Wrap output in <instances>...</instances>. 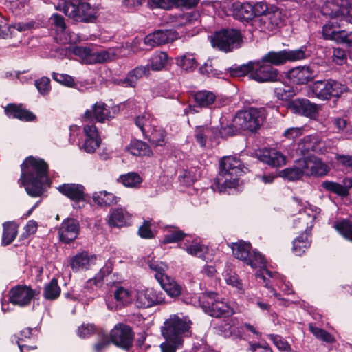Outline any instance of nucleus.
I'll return each mask as SVG.
<instances>
[{
    "label": "nucleus",
    "instance_id": "ddd939ff",
    "mask_svg": "<svg viewBox=\"0 0 352 352\" xmlns=\"http://www.w3.org/2000/svg\"><path fill=\"white\" fill-rule=\"evenodd\" d=\"M279 72L267 63L263 62V58L254 61L251 72V78L258 82H273L278 79Z\"/></svg>",
    "mask_w": 352,
    "mask_h": 352
},
{
    "label": "nucleus",
    "instance_id": "20e7f679",
    "mask_svg": "<svg viewBox=\"0 0 352 352\" xmlns=\"http://www.w3.org/2000/svg\"><path fill=\"white\" fill-rule=\"evenodd\" d=\"M57 9L76 22L95 23L98 17L96 9L81 0L64 1L58 3Z\"/></svg>",
    "mask_w": 352,
    "mask_h": 352
},
{
    "label": "nucleus",
    "instance_id": "f704fd0d",
    "mask_svg": "<svg viewBox=\"0 0 352 352\" xmlns=\"http://www.w3.org/2000/svg\"><path fill=\"white\" fill-rule=\"evenodd\" d=\"M61 294V288L58 285V279L53 278L43 287V296L48 301L57 300Z\"/></svg>",
    "mask_w": 352,
    "mask_h": 352
},
{
    "label": "nucleus",
    "instance_id": "6ab92c4d",
    "mask_svg": "<svg viewBox=\"0 0 352 352\" xmlns=\"http://www.w3.org/2000/svg\"><path fill=\"white\" fill-rule=\"evenodd\" d=\"M305 169V175L323 177L329 171V168L319 157L307 156L300 162Z\"/></svg>",
    "mask_w": 352,
    "mask_h": 352
},
{
    "label": "nucleus",
    "instance_id": "4468645a",
    "mask_svg": "<svg viewBox=\"0 0 352 352\" xmlns=\"http://www.w3.org/2000/svg\"><path fill=\"white\" fill-rule=\"evenodd\" d=\"M158 283L170 297L178 298L180 296L181 300L186 304L192 301V294L188 292L185 287L178 283L172 277L166 275Z\"/></svg>",
    "mask_w": 352,
    "mask_h": 352
},
{
    "label": "nucleus",
    "instance_id": "49530a36",
    "mask_svg": "<svg viewBox=\"0 0 352 352\" xmlns=\"http://www.w3.org/2000/svg\"><path fill=\"white\" fill-rule=\"evenodd\" d=\"M89 265V258L87 253H80L73 256L70 260V266L74 272L87 268Z\"/></svg>",
    "mask_w": 352,
    "mask_h": 352
},
{
    "label": "nucleus",
    "instance_id": "79ce46f5",
    "mask_svg": "<svg viewBox=\"0 0 352 352\" xmlns=\"http://www.w3.org/2000/svg\"><path fill=\"white\" fill-rule=\"evenodd\" d=\"M118 181L128 188H139L143 182L142 178L136 172H129L120 176Z\"/></svg>",
    "mask_w": 352,
    "mask_h": 352
},
{
    "label": "nucleus",
    "instance_id": "393cba45",
    "mask_svg": "<svg viewBox=\"0 0 352 352\" xmlns=\"http://www.w3.org/2000/svg\"><path fill=\"white\" fill-rule=\"evenodd\" d=\"M232 16L234 19L243 21L250 22L254 19L252 6L250 2H234L232 5Z\"/></svg>",
    "mask_w": 352,
    "mask_h": 352
},
{
    "label": "nucleus",
    "instance_id": "0e129e2a",
    "mask_svg": "<svg viewBox=\"0 0 352 352\" xmlns=\"http://www.w3.org/2000/svg\"><path fill=\"white\" fill-rule=\"evenodd\" d=\"M151 223L148 221H144L142 226L139 227L138 235L144 239H151L155 238V234L151 230Z\"/></svg>",
    "mask_w": 352,
    "mask_h": 352
},
{
    "label": "nucleus",
    "instance_id": "bb28decb",
    "mask_svg": "<svg viewBox=\"0 0 352 352\" xmlns=\"http://www.w3.org/2000/svg\"><path fill=\"white\" fill-rule=\"evenodd\" d=\"M228 246L232 249L233 256L245 263L247 261L251 263L250 255L252 252V244L243 240H239L237 242L231 243Z\"/></svg>",
    "mask_w": 352,
    "mask_h": 352
},
{
    "label": "nucleus",
    "instance_id": "4be33fe9",
    "mask_svg": "<svg viewBox=\"0 0 352 352\" xmlns=\"http://www.w3.org/2000/svg\"><path fill=\"white\" fill-rule=\"evenodd\" d=\"M83 131L85 133V140L81 148L87 153H94L101 144V138L98 129L93 124L91 125H85Z\"/></svg>",
    "mask_w": 352,
    "mask_h": 352
},
{
    "label": "nucleus",
    "instance_id": "680f3d73",
    "mask_svg": "<svg viewBox=\"0 0 352 352\" xmlns=\"http://www.w3.org/2000/svg\"><path fill=\"white\" fill-rule=\"evenodd\" d=\"M151 116L148 113H144L141 116H137L135 119V125L141 130L144 137H146L147 131L145 126L151 124Z\"/></svg>",
    "mask_w": 352,
    "mask_h": 352
},
{
    "label": "nucleus",
    "instance_id": "2f4dec72",
    "mask_svg": "<svg viewBox=\"0 0 352 352\" xmlns=\"http://www.w3.org/2000/svg\"><path fill=\"white\" fill-rule=\"evenodd\" d=\"M130 219L129 214L122 208H117L111 210L108 223L111 227L121 228L127 224Z\"/></svg>",
    "mask_w": 352,
    "mask_h": 352
},
{
    "label": "nucleus",
    "instance_id": "1a4fd4ad",
    "mask_svg": "<svg viewBox=\"0 0 352 352\" xmlns=\"http://www.w3.org/2000/svg\"><path fill=\"white\" fill-rule=\"evenodd\" d=\"M321 12L331 20L346 21L352 23V6L348 0L327 1Z\"/></svg>",
    "mask_w": 352,
    "mask_h": 352
},
{
    "label": "nucleus",
    "instance_id": "338daca9",
    "mask_svg": "<svg viewBox=\"0 0 352 352\" xmlns=\"http://www.w3.org/2000/svg\"><path fill=\"white\" fill-rule=\"evenodd\" d=\"M209 133V129L204 126H199L195 131L196 142L201 146L205 147L207 142V133Z\"/></svg>",
    "mask_w": 352,
    "mask_h": 352
},
{
    "label": "nucleus",
    "instance_id": "7c9ffc66",
    "mask_svg": "<svg viewBox=\"0 0 352 352\" xmlns=\"http://www.w3.org/2000/svg\"><path fill=\"white\" fill-rule=\"evenodd\" d=\"M302 159H298L295 161L292 167L287 168L281 170L280 176L289 180L295 181L298 180L305 175V169L302 163L300 162Z\"/></svg>",
    "mask_w": 352,
    "mask_h": 352
},
{
    "label": "nucleus",
    "instance_id": "e433bc0d",
    "mask_svg": "<svg viewBox=\"0 0 352 352\" xmlns=\"http://www.w3.org/2000/svg\"><path fill=\"white\" fill-rule=\"evenodd\" d=\"M17 234V226L15 223L12 221L4 223L3 224L1 245L7 246L11 244L16 239Z\"/></svg>",
    "mask_w": 352,
    "mask_h": 352
},
{
    "label": "nucleus",
    "instance_id": "f3484780",
    "mask_svg": "<svg viewBox=\"0 0 352 352\" xmlns=\"http://www.w3.org/2000/svg\"><path fill=\"white\" fill-rule=\"evenodd\" d=\"M289 108L294 113L311 119L315 118L318 114V104L304 98H296L289 102Z\"/></svg>",
    "mask_w": 352,
    "mask_h": 352
},
{
    "label": "nucleus",
    "instance_id": "f03ea898",
    "mask_svg": "<svg viewBox=\"0 0 352 352\" xmlns=\"http://www.w3.org/2000/svg\"><path fill=\"white\" fill-rule=\"evenodd\" d=\"M266 119L265 108L250 107L239 110L232 123L221 126L219 133L221 138H227L243 132L255 133L260 129Z\"/></svg>",
    "mask_w": 352,
    "mask_h": 352
},
{
    "label": "nucleus",
    "instance_id": "f257e3e1",
    "mask_svg": "<svg viewBox=\"0 0 352 352\" xmlns=\"http://www.w3.org/2000/svg\"><path fill=\"white\" fill-rule=\"evenodd\" d=\"M20 180L26 192L32 197L41 196L47 186H50L48 177L49 165L41 158L28 156L21 165Z\"/></svg>",
    "mask_w": 352,
    "mask_h": 352
},
{
    "label": "nucleus",
    "instance_id": "603ef678",
    "mask_svg": "<svg viewBox=\"0 0 352 352\" xmlns=\"http://www.w3.org/2000/svg\"><path fill=\"white\" fill-rule=\"evenodd\" d=\"M250 260L251 263H250L249 261H247L245 264L251 266L252 268H262L266 265L267 263L265 256L257 250H254L251 252Z\"/></svg>",
    "mask_w": 352,
    "mask_h": 352
},
{
    "label": "nucleus",
    "instance_id": "69168bd1",
    "mask_svg": "<svg viewBox=\"0 0 352 352\" xmlns=\"http://www.w3.org/2000/svg\"><path fill=\"white\" fill-rule=\"evenodd\" d=\"M332 41L337 43L345 44L347 47H352V39L345 30H337Z\"/></svg>",
    "mask_w": 352,
    "mask_h": 352
},
{
    "label": "nucleus",
    "instance_id": "09e8293b",
    "mask_svg": "<svg viewBox=\"0 0 352 352\" xmlns=\"http://www.w3.org/2000/svg\"><path fill=\"white\" fill-rule=\"evenodd\" d=\"M175 59L177 65L186 71L194 70L197 66V60L192 54H184Z\"/></svg>",
    "mask_w": 352,
    "mask_h": 352
},
{
    "label": "nucleus",
    "instance_id": "9d476101",
    "mask_svg": "<svg viewBox=\"0 0 352 352\" xmlns=\"http://www.w3.org/2000/svg\"><path fill=\"white\" fill-rule=\"evenodd\" d=\"M345 89L344 85L333 79L317 80L311 86L315 96L323 100H328L331 98H339Z\"/></svg>",
    "mask_w": 352,
    "mask_h": 352
},
{
    "label": "nucleus",
    "instance_id": "423d86ee",
    "mask_svg": "<svg viewBox=\"0 0 352 352\" xmlns=\"http://www.w3.org/2000/svg\"><path fill=\"white\" fill-rule=\"evenodd\" d=\"M191 329V322L177 315H170L161 328L162 335L166 340L175 344H183L184 336H188Z\"/></svg>",
    "mask_w": 352,
    "mask_h": 352
},
{
    "label": "nucleus",
    "instance_id": "c85d7f7f",
    "mask_svg": "<svg viewBox=\"0 0 352 352\" xmlns=\"http://www.w3.org/2000/svg\"><path fill=\"white\" fill-rule=\"evenodd\" d=\"M126 150L136 157H151L153 155L151 146L146 142L137 139L131 140Z\"/></svg>",
    "mask_w": 352,
    "mask_h": 352
},
{
    "label": "nucleus",
    "instance_id": "b1692460",
    "mask_svg": "<svg viewBox=\"0 0 352 352\" xmlns=\"http://www.w3.org/2000/svg\"><path fill=\"white\" fill-rule=\"evenodd\" d=\"M85 187L78 184H63L58 187V190L71 200L80 202L85 200Z\"/></svg>",
    "mask_w": 352,
    "mask_h": 352
},
{
    "label": "nucleus",
    "instance_id": "aec40b11",
    "mask_svg": "<svg viewBox=\"0 0 352 352\" xmlns=\"http://www.w3.org/2000/svg\"><path fill=\"white\" fill-rule=\"evenodd\" d=\"M4 113L7 117L18 119L22 122H35L37 120L36 115L25 109L23 104L9 103L4 107Z\"/></svg>",
    "mask_w": 352,
    "mask_h": 352
},
{
    "label": "nucleus",
    "instance_id": "0eeeda50",
    "mask_svg": "<svg viewBox=\"0 0 352 352\" xmlns=\"http://www.w3.org/2000/svg\"><path fill=\"white\" fill-rule=\"evenodd\" d=\"M310 56V52L306 45L295 50L284 49L279 51H270L263 58L265 62L273 66L283 65L287 63H292L306 59Z\"/></svg>",
    "mask_w": 352,
    "mask_h": 352
},
{
    "label": "nucleus",
    "instance_id": "3c124183",
    "mask_svg": "<svg viewBox=\"0 0 352 352\" xmlns=\"http://www.w3.org/2000/svg\"><path fill=\"white\" fill-rule=\"evenodd\" d=\"M168 54L164 52L154 54L151 58V69L154 71L161 70L168 61Z\"/></svg>",
    "mask_w": 352,
    "mask_h": 352
},
{
    "label": "nucleus",
    "instance_id": "e2e57ef3",
    "mask_svg": "<svg viewBox=\"0 0 352 352\" xmlns=\"http://www.w3.org/2000/svg\"><path fill=\"white\" fill-rule=\"evenodd\" d=\"M34 85L38 92L43 96L47 95L51 89L50 79L45 76L36 80Z\"/></svg>",
    "mask_w": 352,
    "mask_h": 352
},
{
    "label": "nucleus",
    "instance_id": "4c0bfd02",
    "mask_svg": "<svg viewBox=\"0 0 352 352\" xmlns=\"http://www.w3.org/2000/svg\"><path fill=\"white\" fill-rule=\"evenodd\" d=\"M254 66V61H249L245 64L238 65L236 64L232 67L225 69L226 74H230L232 77H241L250 74L251 77V72H252Z\"/></svg>",
    "mask_w": 352,
    "mask_h": 352
},
{
    "label": "nucleus",
    "instance_id": "a19ab883",
    "mask_svg": "<svg viewBox=\"0 0 352 352\" xmlns=\"http://www.w3.org/2000/svg\"><path fill=\"white\" fill-rule=\"evenodd\" d=\"M166 131L159 126H154L151 131L150 135H146V138L155 146H164L166 144Z\"/></svg>",
    "mask_w": 352,
    "mask_h": 352
},
{
    "label": "nucleus",
    "instance_id": "de8ad7c7",
    "mask_svg": "<svg viewBox=\"0 0 352 352\" xmlns=\"http://www.w3.org/2000/svg\"><path fill=\"white\" fill-rule=\"evenodd\" d=\"M147 264L149 268L155 272V278L157 282L167 275L165 272L168 269V265L165 263L151 259L147 261Z\"/></svg>",
    "mask_w": 352,
    "mask_h": 352
},
{
    "label": "nucleus",
    "instance_id": "6e6552de",
    "mask_svg": "<svg viewBox=\"0 0 352 352\" xmlns=\"http://www.w3.org/2000/svg\"><path fill=\"white\" fill-rule=\"evenodd\" d=\"M201 307L204 311L211 317L220 318L231 316L234 311L226 302L220 300L218 293L206 291L202 293Z\"/></svg>",
    "mask_w": 352,
    "mask_h": 352
},
{
    "label": "nucleus",
    "instance_id": "a18cd8bd",
    "mask_svg": "<svg viewBox=\"0 0 352 352\" xmlns=\"http://www.w3.org/2000/svg\"><path fill=\"white\" fill-rule=\"evenodd\" d=\"M309 330L318 340L329 344L335 342V338L332 334L324 329L316 327L312 323L309 324Z\"/></svg>",
    "mask_w": 352,
    "mask_h": 352
},
{
    "label": "nucleus",
    "instance_id": "dca6fc26",
    "mask_svg": "<svg viewBox=\"0 0 352 352\" xmlns=\"http://www.w3.org/2000/svg\"><path fill=\"white\" fill-rule=\"evenodd\" d=\"M80 233V223L74 218L65 219L58 228V238L61 243L70 244Z\"/></svg>",
    "mask_w": 352,
    "mask_h": 352
},
{
    "label": "nucleus",
    "instance_id": "a211bd4d",
    "mask_svg": "<svg viewBox=\"0 0 352 352\" xmlns=\"http://www.w3.org/2000/svg\"><path fill=\"white\" fill-rule=\"evenodd\" d=\"M286 77L293 84L306 85L315 78V72L309 65L298 66L289 69Z\"/></svg>",
    "mask_w": 352,
    "mask_h": 352
},
{
    "label": "nucleus",
    "instance_id": "72a5a7b5",
    "mask_svg": "<svg viewBox=\"0 0 352 352\" xmlns=\"http://www.w3.org/2000/svg\"><path fill=\"white\" fill-rule=\"evenodd\" d=\"M166 229L167 232L164 235L161 241V243L164 245L179 243L183 241L187 236V234L177 226H167Z\"/></svg>",
    "mask_w": 352,
    "mask_h": 352
},
{
    "label": "nucleus",
    "instance_id": "052dcab7",
    "mask_svg": "<svg viewBox=\"0 0 352 352\" xmlns=\"http://www.w3.org/2000/svg\"><path fill=\"white\" fill-rule=\"evenodd\" d=\"M252 6L253 12L252 14H254V19L261 18V16H264V14H267L271 12L269 10L267 4L263 1L252 3Z\"/></svg>",
    "mask_w": 352,
    "mask_h": 352
},
{
    "label": "nucleus",
    "instance_id": "bf43d9fd",
    "mask_svg": "<svg viewBox=\"0 0 352 352\" xmlns=\"http://www.w3.org/2000/svg\"><path fill=\"white\" fill-rule=\"evenodd\" d=\"M129 77L135 81L137 85L138 80L142 78L144 76H148L150 73V67L147 65H140L135 67L129 72Z\"/></svg>",
    "mask_w": 352,
    "mask_h": 352
},
{
    "label": "nucleus",
    "instance_id": "864d4df0",
    "mask_svg": "<svg viewBox=\"0 0 352 352\" xmlns=\"http://www.w3.org/2000/svg\"><path fill=\"white\" fill-rule=\"evenodd\" d=\"M199 71L202 74H206L208 76L221 78L223 74L226 75V70L222 71L214 67L212 60H208L205 64L199 68Z\"/></svg>",
    "mask_w": 352,
    "mask_h": 352
},
{
    "label": "nucleus",
    "instance_id": "13d9d810",
    "mask_svg": "<svg viewBox=\"0 0 352 352\" xmlns=\"http://www.w3.org/2000/svg\"><path fill=\"white\" fill-rule=\"evenodd\" d=\"M268 338L280 351L284 352H292V349L291 345L280 336L270 334L268 335Z\"/></svg>",
    "mask_w": 352,
    "mask_h": 352
},
{
    "label": "nucleus",
    "instance_id": "2eb2a0df",
    "mask_svg": "<svg viewBox=\"0 0 352 352\" xmlns=\"http://www.w3.org/2000/svg\"><path fill=\"white\" fill-rule=\"evenodd\" d=\"M177 38L178 33L173 29L157 30L146 35L144 42L146 46L155 47L172 43Z\"/></svg>",
    "mask_w": 352,
    "mask_h": 352
},
{
    "label": "nucleus",
    "instance_id": "a878e982",
    "mask_svg": "<svg viewBox=\"0 0 352 352\" xmlns=\"http://www.w3.org/2000/svg\"><path fill=\"white\" fill-rule=\"evenodd\" d=\"M194 104L190 105V107L210 108L214 103L217 96L210 91L201 90L195 91L192 94Z\"/></svg>",
    "mask_w": 352,
    "mask_h": 352
},
{
    "label": "nucleus",
    "instance_id": "58836bf2",
    "mask_svg": "<svg viewBox=\"0 0 352 352\" xmlns=\"http://www.w3.org/2000/svg\"><path fill=\"white\" fill-rule=\"evenodd\" d=\"M145 301L143 302L144 307H150L155 305H160L165 302V297L162 292H157L153 289H148L144 293Z\"/></svg>",
    "mask_w": 352,
    "mask_h": 352
},
{
    "label": "nucleus",
    "instance_id": "ea45409f",
    "mask_svg": "<svg viewBox=\"0 0 352 352\" xmlns=\"http://www.w3.org/2000/svg\"><path fill=\"white\" fill-rule=\"evenodd\" d=\"M113 266L111 263H106L99 271L96 276L89 279L85 285V288H89L92 285L96 287H101L103 285V280L106 276H108L112 272Z\"/></svg>",
    "mask_w": 352,
    "mask_h": 352
},
{
    "label": "nucleus",
    "instance_id": "39448f33",
    "mask_svg": "<svg viewBox=\"0 0 352 352\" xmlns=\"http://www.w3.org/2000/svg\"><path fill=\"white\" fill-rule=\"evenodd\" d=\"M213 48L228 53L241 47L243 36L240 30L234 28H222L215 31L210 37Z\"/></svg>",
    "mask_w": 352,
    "mask_h": 352
},
{
    "label": "nucleus",
    "instance_id": "c03bdc74",
    "mask_svg": "<svg viewBox=\"0 0 352 352\" xmlns=\"http://www.w3.org/2000/svg\"><path fill=\"white\" fill-rule=\"evenodd\" d=\"M321 186L329 192L336 194L340 197H345L349 195L346 188L344 185L332 181H324L322 182Z\"/></svg>",
    "mask_w": 352,
    "mask_h": 352
},
{
    "label": "nucleus",
    "instance_id": "5fc2aeb1",
    "mask_svg": "<svg viewBox=\"0 0 352 352\" xmlns=\"http://www.w3.org/2000/svg\"><path fill=\"white\" fill-rule=\"evenodd\" d=\"M168 7L164 8L165 10H170L172 8H184L186 9H191L195 8L200 0H167Z\"/></svg>",
    "mask_w": 352,
    "mask_h": 352
},
{
    "label": "nucleus",
    "instance_id": "cd10ccee",
    "mask_svg": "<svg viewBox=\"0 0 352 352\" xmlns=\"http://www.w3.org/2000/svg\"><path fill=\"white\" fill-rule=\"evenodd\" d=\"M280 18L274 12L264 14L261 18L254 19L256 25L261 32H272L276 30L279 25Z\"/></svg>",
    "mask_w": 352,
    "mask_h": 352
},
{
    "label": "nucleus",
    "instance_id": "774afa93",
    "mask_svg": "<svg viewBox=\"0 0 352 352\" xmlns=\"http://www.w3.org/2000/svg\"><path fill=\"white\" fill-rule=\"evenodd\" d=\"M335 160L339 165L352 172V155L336 154Z\"/></svg>",
    "mask_w": 352,
    "mask_h": 352
},
{
    "label": "nucleus",
    "instance_id": "4d7b16f0",
    "mask_svg": "<svg viewBox=\"0 0 352 352\" xmlns=\"http://www.w3.org/2000/svg\"><path fill=\"white\" fill-rule=\"evenodd\" d=\"M52 77L54 80L65 87L74 88L76 85L74 78L69 74L53 72Z\"/></svg>",
    "mask_w": 352,
    "mask_h": 352
},
{
    "label": "nucleus",
    "instance_id": "473e14b6",
    "mask_svg": "<svg viewBox=\"0 0 352 352\" xmlns=\"http://www.w3.org/2000/svg\"><path fill=\"white\" fill-rule=\"evenodd\" d=\"M316 142L310 135L305 136L297 144L296 153L302 156L300 159H305L307 156H315L313 153L316 150Z\"/></svg>",
    "mask_w": 352,
    "mask_h": 352
},
{
    "label": "nucleus",
    "instance_id": "8fccbe9b",
    "mask_svg": "<svg viewBox=\"0 0 352 352\" xmlns=\"http://www.w3.org/2000/svg\"><path fill=\"white\" fill-rule=\"evenodd\" d=\"M180 248L192 256H198L199 258H201L204 256L203 246L195 240H193L191 243L186 240L180 245Z\"/></svg>",
    "mask_w": 352,
    "mask_h": 352
},
{
    "label": "nucleus",
    "instance_id": "c756f323",
    "mask_svg": "<svg viewBox=\"0 0 352 352\" xmlns=\"http://www.w3.org/2000/svg\"><path fill=\"white\" fill-rule=\"evenodd\" d=\"M292 252L298 256H301L311 246V232H302L292 242Z\"/></svg>",
    "mask_w": 352,
    "mask_h": 352
},
{
    "label": "nucleus",
    "instance_id": "f8f14e48",
    "mask_svg": "<svg viewBox=\"0 0 352 352\" xmlns=\"http://www.w3.org/2000/svg\"><path fill=\"white\" fill-rule=\"evenodd\" d=\"M39 294L40 290L33 289L30 285H17L9 290L8 300L14 305L25 307Z\"/></svg>",
    "mask_w": 352,
    "mask_h": 352
},
{
    "label": "nucleus",
    "instance_id": "7ed1b4c3",
    "mask_svg": "<svg viewBox=\"0 0 352 352\" xmlns=\"http://www.w3.org/2000/svg\"><path fill=\"white\" fill-rule=\"evenodd\" d=\"M244 166L239 159L226 156L219 162V171L213 186L219 192H224L228 188H236L239 185V177L244 173Z\"/></svg>",
    "mask_w": 352,
    "mask_h": 352
},
{
    "label": "nucleus",
    "instance_id": "412c9836",
    "mask_svg": "<svg viewBox=\"0 0 352 352\" xmlns=\"http://www.w3.org/2000/svg\"><path fill=\"white\" fill-rule=\"evenodd\" d=\"M256 155L259 161L272 167H280L286 163L285 155L274 148L260 149L256 153Z\"/></svg>",
    "mask_w": 352,
    "mask_h": 352
},
{
    "label": "nucleus",
    "instance_id": "37998d69",
    "mask_svg": "<svg viewBox=\"0 0 352 352\" xmlns=\"http://www.w3.org/2000/svg\"><path fill=\"white\" fill-rule=\"evenodd\" d=\"M333 228L346 239L352 241V221L347 219L334 222Z\"/></svg>",
    "mask_w": 352,
    "mask_h": 352
},
{
    "label": "nucleus",
    "instance_id": "6e6d98bb",
    "mask_svg": "<svg viewBox=\"0 0 352 352\" xmlns=\"http://www.w3.org/2000/svg\"><path fill=\"white\" fill-rule=\"evenodd\" d=\"M340 27L338 21H330L322 27V36L326 40L332 41L334 38L337 28Z\"/></svg>",
    "mask_w": 352,
    "mask_h": 352
},
{
    "label": "nucleus",
    "instance_id": "5701e85b",
    "mask_svg": "<svg viewBox=\"0 0 352 352\" xmlns=\"http://www.w3.org/2000/svg\"><path fill=\"white\" fill-rule=\"evenodd\" d=\"M113 116H111L110 110L108 106L103 102H96L91 109H87L84 113V118L88 121H92L94 119L98 122H104L105 120H109Z\"/></svg>",
    "mask_w": 352,
    "mask_h": 352
},
{
    "label": "nucleus",
    "instance_id": "9b49d317",
    "mask_svg": "<svg viewBox=\"0 0 352 352\" xmlns=\"http://www.w3.org/2000/svg\"><path fill=\"white\" fill-rule=\"evenodd\" d=\"M109 338L116 346L129 351L133 346L134 333L129 325L118 323L111 330Z\"/></svg>",
    "mask_w": 352,
    "mask_h": 352
},
{
    "label": "nucleus",
    "instance_id": "c9c22d12",
    "mask_svg": "<svg viewBox=\"0 0 352 352\" xmlns=\"http://www.w3.org/2000/svg\"><path fill=\"white\" fill-rule=\"evenodd\" d=\"M92 199L99 206H110L116 204L119 200V197L106 190L94 192Z\"/></svg>",
    "mask_w": 352,
    "mask_h": 352
}]
</instances>
